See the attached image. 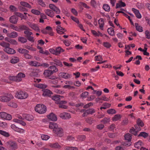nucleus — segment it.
<instances>
[{
	"label": "nucleus",
	"mask_w": 150,
	"mask_h": 150,
	"mask_svg": "<svg viewBox=\"0 0 150 150\" xmlns=\"http://www.w3.org/2000/svg\"><path fill=\"white\" fill-rule=\"evenodd\" d=\"M35 110L40 114L45 113L47 110L46 106L44 105L37 104L35 108Z\"/></svg>",
	"instance_id": "nucleus-1"
},
{
	"label": "nucleus",
	"mask_w": 150,
	"mask_h": 150,
	"mask_svg": "<svg viewBox=\"0 0 150 150\" xmlns=\"http://www.w3.org/2000/svg\"><path fill=\"white\" fill-rule=\"evenodd\" d=\"M13 98V97L11 94L5 93L3 95L0 96V100L3 102H8Z\"/></svg>",
	"instance_id": "nucleus-2"
},
{
	"label": "nucleus",
	"mask_w": 150,
	"mask_h": 150,
	"mask_svg": "<svg viewBox=\"0 0 150 150\" xmlns=\"http://www.w3.org/2000/svg\"><path fill=\"white\" fill-rule=\"evenodd\" d=\"M132 138V135L131 134L129 133L126 134L125 135V140L127 141L126 142H122V144L123 145L127 146H130L132 143L131 142Z\"/></svg>",
	"instance_id": "nucleus-3"
},
{
	"label": "nucleus",
	"mask_w": 150,
	"mask_h": 150,
	"mask_svg": "<svg viewBox=\"0 0 150 150\" xmlns=\"http://www.w3.org/2000/svg\"><path fill=\"white\" fill-rule=\"evenodd\" d=\"M53 73L52 70L47 69L44 71L43 74L45 78L48 77L50 79H53L56 78L55 76H51V75Z\"/></svg>",
	"instance_id": "nucleus-4"
},
{
	"label": "nucleus",
	"mask_w": 150,
	"mask_h": 150,
	"mask_svg": "<svg viewBox=\"0 0 150 150\" xmlns=\"http://www.w3.org/2000/svg\"><path fill=\"white\" fill-rule=\"evenodd\" d=\"M53 131V132L58 136L62 137L63 135V131L62 129L59 127L58 126H57V128L54 129Z\"/></svg>",
	"instance_id": "nucleus-5"
},
{
	"label": "nucleus",
	"mask_w": 150,
	"mask_h": 150,
	"mask_svg": "<svg viewBox=\"0 0 150 150\" xmlns=\"http://www.w3.org/2000/svg\"><path fill=\"white\" fill-rule=\"evenodd\" d=\"M17 97L21 99H25L28 97V94L25 92H23L21 91L17 92L16 94Z\"/></svg>",
	"instance_id": "nucleus-6"
},
{
	"label": "nucleus",
	"mask_w": 150,
	"mask_h": 150,
	"mask_svg": "<svg viewBox=\"0 0 150 150\" xmlns=\"http://www.w3.org/2000/svg\"><path fill=\"white\" fill-rule=\"evenodd\" d=\"M11 127L13 130L18 132L22 134L23 133L25 132L24 129L18 127L14 124H12Z\"/></svg>",
	"instance_id": "nucleus-7"
},
{
	"label": "nucleus",
	"mask_w": 150,
	"mask_h": 150,
	"mask_svg": "<svg viewBox=\"0 0 150 150\" xmlns=\"http://www.w3.org/2000/svg\"><path fill=\"white\" fill-rule=\"evenodd\" d=\"M18 18L16 15H13L11 16L9 19V21L11 23L14 24L17 23Z\"/></svg>",
	"instance_id": "nucleus-8"
},
{
	"label": "nucleus",
	"mask_w": 150,
	"mask_h": 150,
	"mask_svg": "<svg viewBox=\"0 0 150 150\" xmlns=\"http://www.w3.org/2000/svg\"><path fill=\"white\" fill-rule=\"evenodd\" d=\"M6 144L9 146L11 147L13 149H16L17 148V146L16 143L13 141H10L7 142Z\"/></svg>",
	"instance_id": "nucleus-9"
},
{
	"label": "nucleus",
	"mask_w": 150,
	"mask_h": 150,
	"mask_svg": "<svg viewBox=\"0 0 150 150\" xmlns=\"http://www.w3.org/2000/svg\"><path fill=\"white\" fill-rule=\"evenodd\" d=\"M47 117L49 119L53 121H55L57 120L56 116L52 112H51L49 115H48Z\"/></svg>",
	"instance_id": "nucleus-10"
},
{
	"label": "nucleus",
	"mask_w": 150,
	"mask_h": 150,
	"mask_svg": "<svg viewBox=\"0 0 150 150\" xmlns=\"http://www.w3.org/2000/svg\"><path fill=\"white\" fill-rule=\"evenodd\" d=\"M4 50L5 52L9 54H13L16 53V51L14 49L9 47L5 48L4 49Z\"/></svg>",
	"instance_id": "nucleus-11"
},
{
	"label": "nucleus",
	"mask_w": 150,
	"mask_h": 150,
	"mask_svg": "<svg viewBox=\"0 0 150 150\" xmlns=\"http://www.w3.org/2000/svg\"><path fill=\"white\" fill-rule=\"evenodd\" d=\"M52 93L50 90L48 89H45L43 91L42 95L44 96L49 97L52 94Z\"/></svg>",
	"instance_id": "nucleus-12"
},
{
	"label": "nucleus",
	"mask_w": 150,
	"mask_h": 150,
	"mask_svg": "<svg viewBox=\"0 0 150 150\" xmlns=\"http://www.w3.org/2000/svg\"><path fill=\"white\" fill-rule=\"evenodd\" d=\"M59 75L65 79H68L71 77V75L67 73L62 72L59 73Z\"/></svg>",
	"instance_id": "nucleus-13"
},
{
	"label": "nucleus",
	"mask_w": 150,
	"mask_h": 150,
	"mask_svg": "<svg viewBox=\"0 0 150 150\" xmlns=\"http://www.w3.org/2000/svg\"><path fill=\"white\" fill-rule=\"evenodd\" d=\"M49 146L52 148L58 149H59L61 147V146L58 143L50 144Z\"/></svg>",
	"instance_id": "nucleus-14"
},
{
	"label": "nucleus",
	"mask_w": 150,
	"mask_h": 150,
	"mask_svg": "<svg viewBox=\"0 0 150 150\" xmlns=\"http://www.w3.org/2000/svg\"><path fill=\"white\" fill-rule=\"evenodd\" d=\"M56 51V55H59L61 52H62L64 51V50L62 49V48L60 47H59L56 48L55 49Z\"/></svg>",
	"instance_id": "nucleus-15"
},
{
	"label": "nucleus",
	"mask_w": 150,
	"mask_h": 150,
	"mask_svg": "<svg viewBox=\"0 0 150 150\" xmlns=\"http://www.w3.org/2000/svg\"><path fill=\"white\" fill-rule=\"evenodd\" d=\"M132 10L134 13L137 18H141V16L138 10L134 8H132Z\"/></svg>",
	"instance_id": "nucleus-16"
},
{
	"label": "nucleus",
	"mask_w": 150,
	"mask_h": 150,
	"mask_svg": "<svg viewBox=\"0 0 150 150\" xmlns=\"http://www.w3.org/2000/svg\"><path fill=\"white\" fill-rule=\"evenodd\" d=\"M8 78L10 80L12 81H14L17 82L20 81V80H21L20 79L18 78H17V76H10Z\"/></svg>",
	"instance_id": "nucleus-17"
},
{
	"label": "nucleus",
	"mask_w": 150,
	"mask_h": 150,
	"mask_svg": "<svg viewBox=\"0 0 150 150\" xmlns=\"http://www.w3.org/2000/svg\"><path fill=\"white\" fill-rule=\"evenodd\" d=\"M7 36L10 38H15L18 36V33L16 32H13L11 33H8Z\"/></svg>",
	"instance_id": "nucleus-18"
},
{
	"label": "nucleus",
	"mask_w": 150,
	"mask_h": 150,
	"mask_svg": "<svg viewBox=\"0 0 150 150\" xmlns=\"http://www.w3.org/2000/svg\"><path fill=\"white\" fill-rule=\"evenodd\" d=\"M45 13L48 16L51 17L52 18L54 16L53 12L51 10L47 9L45 10Z\"/></svg>",
	"instance_id": "nucleus-19"
},
{
	"label": "nucleus",
	"mask_w": 150,
	"mask_h": 150,
	"mask_svg": "<svg viewBox=\"0 0 150 150\" xmlns=\"http://www.w3.org/2000/svg\"><path fill=\"white\" fill-rule=\"evenodd\" d=\"M58 126V125L57 124L54 122H50L49 126V128L50 129H53V130H54V129L57 128Z\"/></svg>",
	"instance_id": "nucleus-20"
},
{
	"label": "nucleus",
	"mask_w": 150,
	"mask_h": 150,
	"mask_svg": "<svg viewBox=\"0 0 150 150\" xmlns=\"http://www.w3.org/2000/svg\"><path fill=\"white\" fill-rule=\"evenodd\" d=\"M20 4L21 6L25 7L28 8H32L30 4L25 1H21L20 2Z\"/></svg>",
	"instance_id": "nucleus-21"
},
{
	"label": "nucleus",
	"mask_w": 150,
	"mask_h": 150,
	"mask_svg": "<svg viewBox=\"0 0 150 150\" xmlns=\"http://www.w3.org/2000/svg\"><path fill=\"white\" fill-rule=\"evenodd\" d=\"M103 100L105 101H108L109 100V99L106 97L105 96H102L101 98H96L95 100L97 102H98L100 100Z\"/></svg>",
	"instance_id": "nucleus-22"
},
{
	"label": "nucleus",
	"mask_w": 150,
	"mask_h": 150,
	"mask_svg": "<svg viewBox=\"0 0 150 150\" xmlns=\"http://www.w3.org/2000/svg\"><path fill=\"white\" fill-rule=\"evenodd\" d=\"M98 24L100 25V28L102 30H103V28L104 25V21L102 18H100L98 21Z\"/></svg>",
	"instance_id": "nucleus-23"
},
{
	"label": "nucleus",
	"mask_w": 150,
	"mask_h": 150,
	"mask_svg": "<svg viewBox=\"0 0 150 150\" xmlns=\"http://www.w3.org/2000/svg\"><path fill=\"white\" fill-rule=\"evenodd\" d=\"M53 61L54 62H55V63L56 65L60 67H62L63 66L62 62L59 60L57 59H53Z\"/></svg>",
	"instance_id": "nucleus-24"
},
{
	"label": "nucleus",
	"mask_w": 150,
	"mask_h": 150,
	"mask_svg": "<svg viewBox=\"0 0 150 150\" xmlns=\"http://www.w3.org/2000/svg\"><path fill=\"white\" fill-rule=\"evenodd\" d=\"M148 136V133L146 132H141L138 135V137H142L144 138H146Z\"/></svg>",
	"instance_id": "nucleus-25"
},
{
	"label": "nucleus",
	"mask_w": 150,
	"mask_h": 150,
	"mask_svg": "<svg viewBox=\"0 0 150 150\" xmlns=\"http://www.w3.org/2000/svg\"><path fill=\"white\" fill-rule=\"evenodd\" d=\"M142 142L139 140L135 143L134 147L137 149H139L142 146Z\"/></svg>",
	"instance_id": "nucleus-26"
},
{
	"label": "nucleus",
	"mask_w": 150,
	"mask_h": 150,
	"mask_svg": "<svg viewBox=\"0 0 150 150\" xmlns=\"http://www.w3.org/2000/svg\"><path fill=\"white\" fill-rule=\"evenodd\" d=\"M107 32L111 36H113L114 34V31L113 28L110 27L108 28Z\"/></svg>",
	"instance_id": "nucleus-27"
},
{
	"label": "nucleus",
	"mask_w": 150,
	"mask_h": 150,
	"mask_svg": "<svg viewBox=\"0 0 150 150\" xmlns=\"http://www.w3.org/2000/svg\"><path fill=\"white\" fill-rule=\"evenodd\" d=\"M110 121V118L109 117H105L101 121V122L104 124H107L109 123Z\"/></svg>",
	"instance_id": "nucleus-28"
},
{
	"label": "nucleus",
	"mask_w": 150,
	"mask_h": 150,
	"mask_svg": "<svg viewBox=\"0 0 150 150\" xmlns=\"http://www.w3.org/2000/svg\"><path fill=\"white\" fill-rule=\"evenodd\" d=\"M29 64L32 66L36 67L39 66L40 63L36 61H31L29 62Z\"/></svg>",
	"instance_id": "nucleus-29"
},
{
	"label": "nucleus",
	"mask_w": 150,
	"mask_h": 150,
	"mask_svg": "<svg viewBox=\"0 0 150 150\" xmlns=\"http://www.w3.org/2000/svg\"><path fill=\"white\" fill-rule=\"evenodd\" d=\"M129 132L131 134L136 136L137 135L138 131L137 130H136L134 127H132L130 129Z\"/></svg>",
	"instance_id": "nucleus-30"
},
{
	"label": "nucleus",
	"mask_w": 150,
	"mask_h": 150,
	"mask_svg": "<svg viewBox=\"0 0 150 150\" xmlns=\"http://www.w3.org/2000/svg\"><path fill=\"white\" fill-rule=\"evenodd\" d=\"M0 134L7 137H8L10 135L8 132L1 130H0Z\"/></svg>",
	"instance_id": "nucleus-31"
},
{
	"label": "nucleus",
	"mask_w": 150,
	"mask_h": 150,
	"mask_svg": "<svg viewBox=\"0 0 150 150\" xmlns=\"http://www.w3.org/2000/svg\"><path fill=\"white\" fill-rule=\"evenodd\" d=\"M52 98L53 100L57 101V103L58 102V101L60 100L59 98V95H55L54 96H52Z\"/></svg>",
	"instance_id": "nucleus-32"
},
{
	"label": "nucleus",
	"mask_w": 150,
	"mask_h": 150,
	"mask_svg": "<svg viewBox=\"0 0 150 150\" xmlns=\"http://www.w3.org/2000/svg\"><path fill=\"white\" fill-rule=\"evenodd\" d=\"M121 117V116L120 115L117 114L115 115L114 117H112V121H116L119 120Z\"/></svg>",
	"instance_id": "nucleus-33"
},
{
	"label": "nucleus",
	"mask_w": 150,
	"mask_h": 150,
	"mask_svg": "<svg viewBox=\"0 0 150 150\" xmlns=\"http://www.w3.org/2000/svg\"><path fill=\"white\" fill-rule=\"evenodd\" d=\"M14 14L16 16H17L21 18H23L24 19H26V17H27V16H24L21 13L18 12H15Z\"/></svg>",
	"instance_id": "nucleus-34"
},
{
	"label": "nucleus",
	"mask_w": 150,
	"mask_h": 150,
	"mask_svg": "<svg viewBox=\"0 0 150 150\" xmlns=\"http://www.w3.org/2000/svg\"><path fill=\"white\" fill-rule=\"evenodd\" d=\"M19 61V58L18 57H13L11 60L10 62L11 63L15 64L18 62Z\"/></svg>",
	"instance_id": "nucleus-35"
},
{
	"label": "nucleus",
	"mask_w": 150,
	"mask_h": 150,
	"mask_svg": "<svg viewBox=\"0 0 150 150\" xmlns=\"http://www.w3.org/2000/svg\"><path fill=\"white\" fill-rule=\"evenodd\" d=\"M31 28L34 30L36 31L40 32V29L38 25L36 24L33 23V25L31 27Z\"/></svg>",
	"instance_id": "nucleus-36"
},
{
	"label": "nucleus",
	"mask_w": 150,
	"mask_h": 150,
	"mask_svg": "<svg viewBox=\"0 0 150 150\" xmlns=\"http://www.w3.org/2000/svg\"><path fill=\"white\" fill-rule=\"evenodd\" d=\"M136 122L137 124L140 126L141 127H143L144 125L143 122L140 118H138Z\"/></svg>",
	"instance_id": "nucleus-37"
},
{
	"label": "nucleus",
	"mask_w": 150,
	"mask_h": 150,
	"mask_svg": "<svg viewBox=\"0 0 150 150\" xmlns=\"http://www.w3.org/2000/svg\"><path fill=\"white\" fill-rule=\"evenodd\" d=\"M18 41L22 43H25L27 41V39L23 37H19L18 38Z\"/></svg>",
	"instance_id": "nucleus-38"
},
{
	"label": "nucleus",
	"mask_w": 150,
	"mask_h": 150,
	"mask_svg": "<svg viewBox=\"0 0 150 150\" xmlns=\"http://www.w3.org/2000/svg\"><path fill=\"white\" fill-rule=\"evenodd\" d=\"M135 26L136 29L139 32H142L143 30L142 29V27L139 26L137 23H135Z\"/></svg>",
	"instance_id": "nucleus-39"
},
{
	"label": "nucleus",
	"mask_w": 150,
	"mask_h": 150,
	"mask_svg": "<svg viewBox=\"0 0 150 150\" xmlns=\"http://www.w3.org/2000/svg\"><path fill=\"white\" fill-rule=\"evenodd\" d=\"M103 9L106 11H109L110 10V8L109 6L107 4H105L103 6Z\"/></svg>",
	"instance_id": "nucleus-40"
},
{
	"label": "nucleus",
	"mask_w": 150,
	"mask_h": 150,
	"mask_svg": "<svg viewBox=\"0 0 150 150\" xmlns=\"http://www.w3.org/2000/svg\"><path fill=\"white\" fill-rule=\"evenodd\" d=\"M87 114H92L96 112L95 110L93 108H89L86 110Z\"/></svg>",
	"instance_id": "nucleus-41"
},
{
	"label": "nucleus",
	"mask_w": 150,
	"mask_h": 150,
	"mask_svg": "<svg viewBox=\"0 0 150 150\" xmlns=\"http://www.w3.org/2000/svg\"><path fill=\"white\" fill-rule=\"evenodd\" d=\"M18 51L20 53L25 54V53H28V50L24 49L19 48L18 49Z\"/></svg>",
	"instance_id": "nucleus-42"
},
{
	"label": "nucleus",
	"mask_w": 150,
	"mask_h": 150,
	"mask_svg": "<svg viewBox=\"0 0 150 150\" xmlns=\"http://www.w3.org/2000/svg\"><path fill=\"white\" fill-rule=\"evenodd\" d=\"M0 45L2 47H4L5 48H8V47H9L10 46V45L9 43L4 42H0Z\"/></svg>",
	"instance_id": "nucleus-43"
},
{
	"label": "nucleus",
	"mask_w": 150,
	"mask_h": 150,
	"mask_svg": "<svg viewBox=\"0 0 150 150\" xmlns=\"http://www.w3.org/2000/svg\"><path fill=\"white\" fill-rule=\"evenodd\" d=\"M17 78H18L21 79L20 81L22 80V78H24L25 77V75L23 73H19L17 76Z\"/></svg>",
	"instance_id": "nucleus-44"
},
{
	"label": "nucleus",
	"mask_w": 150,
	"mask_h": 150,
	"mask_svg": "<svg viewBox=\"0 0 150 150\" xmlns=\"http://www.w3.org/2000/svg\"><path fill=\"white\" fill-rule=\"evenodd\" d=\"M49 68L50 69H53L52 70L53 73H55L58 71V69L55 66H51L49 67Z\"/></svg>",
	"instance_id": "nucleus-45"
},
{
	"label": "nucleus",
	"mask_w": 150,
	"mask_h": 150,
	"mask_svg": "<svg viewBox=\"0 0 150 150\" xmlns=\"http://www.w3.org/2000/svg\"><path fill=\"white\" fill-rule=\"evenodd\" d=\"M65 149L67 150H78L77 148L72 146H66Z\"/></svg>",
	"instance_id": "nucleus-46"
},
{
	"label": "nucleus",
	"mask_w": 150,
	"mask_h": 150,
	"mask_svg": "<svg viewBox=\"0 0 150 150\" xmlns=\"http://www.w3.org/2000/svg\"><path fill=\"white\" fill-rule=\"evenodd\" d=\"M24 33L25 35V36L26 38L28 36H30L33 34L32 32H30L28 30H25L24 32Z\"/></svg>",
	"instance_id": "nucleus-47"
},
{
	"label": "nucleus",
	"mask_w": 150,
	"mask_h": 150,
	"mask_svg": "<svg viewBox=\"0 0 150 150\" xmlns=\"http://www.w3.org/2000/svg\"><path fill=\"white\" fill-rule=\"evenodd\" d=\"M107 112L109 114H114L116 113V111L114 109H110L108 110Z\"/></svg>",
	"instance_id": "nucleus-48"
},
{
	"label": "nucleus",
	"mask_w": 150,
	"mask_h": 150,
	"mask_svg": "<svg viewBox=\"0 0 150 150\" xmlns=\"http://www.w3.org/2000/svg\"><path fill=\"white\" fill-rule=\"evenodd\" d=\"M8 106L14 108H16L17 107V105L16 103L12 102H10L8 104Z\"/></svg>",
	"instance_id": "nucleus-49"
},
{
	"label": "nucleus",
	"mask_w": 150,
	"mask_h": 150,
	"mask_svg": "<svg viewBox=\"0 0 150 150\" xmlns=\"http://www.w3.org/2000/svg\"><path fill=\"white\" fill-rule=\"evenodd\" d=\"M103 45L107 48H109L111 46V45L108 42H104Z\"/></svg>",
	"instance_id": "nucleus-50"
},
{
	"label": "nucleus",
	"mask_w": 150,
	"mask_h": 150,
	"mask_svg": "<svg viewBox=\"0 0 150 150\" xmlns=\"http://www.w3.org/2000/svg\"><path fill=\"white\" fill-rule=\"evenodd\" d=\"M93 119L91 117L87 118L86 120V122L90 125H91L93 123Z\"/></svg>",
	"instance_id": "nucleus-51"
},
{
	"label": "nucleus",
	"mask_w": 150,
	"mask_h": 150,
	"mask_svg": "<svg viewBox=\"0 0 150 150\" xmlns=\"http://www.w3.org/2000/svg\"><path fill=\"white\" fill-rule=\"evenodd\" d=\"M25 118L28 120L30 121L33 119V117L32 115H27L25 116Z\"/></svg>",
	"instance_id": "nucleus-52"
},
{
	"label": "nucleus",
	"mask_w": 150,
	"mask_h": 150,
	"mask_svg": "<svg viewBox=\"0 0 150 150\" xmlns=\"http://www.w3.org/2000/svg\"><path fill=\"white\" fill-rule=\"evenodd\" d=\"M7 113L5 112H0V117L5 119L6 115Z\"/></svg>",
	"instance_id": "nucleus-53"
},
{
	"label": "nucleus",
	"mask_w": 150,
	"mask_h": 150,
	"mask_svg": "<svg viewBox=\"0 0 150 150\" xmlns=\"http://www.w3.org/2000/svg\"><path fill=\"white\" fill-rule=\"evenodd\" d=\"M41 138L43 140H47L50 138V137L47 135H42L41 136Z\"/></svg>",
	"instance_id": "nucleus-54"
},
{
	"label": "nucleus",
	"mask_w": 150,
	"mask_h": 150,
	"mask_svg": "<svg viewBox=\"0 0 150 150\" xmlns=\"http://www.w3.org/2000/svg\"><path fill=\"white\" fill-rule=\"evenodd\" d=\"M108 135L110 138H114L116 136V133H108Z\"/></svg>",
	"instance_id": "nucleus-55"
},
{
	"label": "nucleus",
	"mask_w": 150,
	"mask_h": 150,
	"mask_svg": "<svg viewBox=\"0 0 150 150\" xmlns=\"http://www.w3.org/2000/svg\"><path fill=\"white\" fill-rule=\"evenodd\" d=\"M31 12L32 13L37 15H39L40 14V11H38V10L33 9L31 10Z\"/></svg>",
	"instance_id": "nucleus-56"
},
{
	"label": "nucleus",
	"mask_w": 150,
	"mask_h": 150,
	"mask_svg": "<svg viewBox=\"0 0 150 150\" xmlns=\"http://www.w3.org/2000/svg\"><path fill=\"white\" fill-rule=\"evenodd\" d=\"M39 4L42 6L45 7L46 5L42 0H37Z\"/></svg>",
	"instance_id": "nucleus-57"
},
{
	"label": "nucleus",
	"mask_w": 150,
	"mask_h": 150,
	"mask_svg": "<svg viewBox=\"0 0 150 150\" xmlns=\"http://www.w3.org/2000/svg\"><path fill=\"white\" fill-rule=\"evenodd\" d=\"M86 136L84 135H79L78 136V138L81 141L84 140Z\"/></svg>",
	"instance_id": "nucleus-58"
},
{
	"label": "nucleus",
	"mask_w": 150,
	"mask_h": 150,
	"mask_svg": "<svg viewBox=\"0 0 150 150\" xmlns=\"http://www.w3.org/2000/svg\"><path fill=\"white\" fill-rule=\"evenodd\" d=\"M10 10L12 12L16 11L17 10V8L14 6L11 5L9 7Z\"/></svg>",
	"instance_id": "nucleus-59"
},
{
	"label": "nucleus",
	"mask_w": 150,
	"mask_h": 150,
	"mask_svg": "<svg viewBox=\"0 0 150 150\" xmlns=\"http://www.w3.org/2000/svg\"><path fill=\"white\" fill-rule=\"evenodd\" d=\"M37 87L40 88L42 89L46 88L47 87V86L45 85H44L42 84H38Z\"/></svg>",
	"instance_id": "nucleus-60"
},
{
	"label": "nucleus",
	"mask_w": 150,
	"mask_h": 150,
	"mask_svg": "<svg viewBox=\"0 0 150 150\" xmlns=\"http://www.w3.org/2000/svg\"><path fill=\"white\" fill-rule=\"evenodd\" d=\"M145 34L146 38L148 39H150V32L148 30L145 31Z\"/></svg>",
	"instance_id": "nucleus-61"
},
{
	"label": "nucleus",
	"mask_w": 150,
	"mask_h": 150,
	"mask_svg": "<svg viewBox=\"0 0 150 150\" xmlns=\"http://www.w3.org/2000/svg\"><path fill=\"white\" fill-rule=\"evenodd\" d=\"M9 42L13 45H16L17 44V42L16 40L11 39Z\"/></svg>",
	"instance_id": "nucleus-62"
},
{
	"label": "nucleus",
	"mask_w": 150,
	"mask_h": 150,
	"mask_svg": "<svg viewBox=\"0 0 150 150\" xmlns=\"http://www.w3.org/2000/svg\"><path fill=\"white\" fill-rule=\"evenodd\" d=\"M71 18L72 20H73L74 21L76 22V23H77L78 24L79 23V21L78 19L77 18H75L73 16H71Z\"/></svg>",
	"instance_id": "nucleus-63"
},
{
	"label": "nucleus",
	"mask_w": 150,
	"mask_h": 150,
	"mask_svg": "<svg viewBox=\"0 0 150 150\" xmlns=\"http://www.w3.org/2000/svg\"><path fill=\"white\" fill-rule=\"evenodd\" d=\"M104 127V126L102 124H100L96 126L97 128L100 130L102 129Z\"/></svg>",
	"instance_id": "nucleus-64"
}]
</instances>
